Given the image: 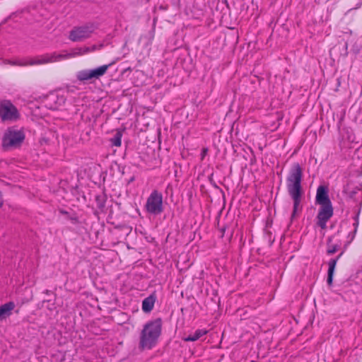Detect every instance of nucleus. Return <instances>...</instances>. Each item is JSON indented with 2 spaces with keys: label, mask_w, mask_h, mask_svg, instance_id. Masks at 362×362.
Instances as JSON below:
<instances>
[{
  "label": "nucleus",
  "mask_w": 362,
  "mask_h": 362,
  "mask_svg": "<svg viewBox=\"0 0 362 362\" xmlns=\"http://www.w3.org/2000/svg\"><path fill=\"white\" fill-rule=\"evenodd\" d=\"M315 202L319 205L332 204L328 194V188L325 185H320L317 189Z\"/></svg>",
  "instance_id": "nucleus-11"
},
{
  "label": "nucleus",
  "mask_w": 362,
  "mask_h": 362,
  "mask_svg": "<svg viewBox=\"0 0 362 362\" xmlns=\"http://www.w3.org/2000/svg\"><path fill=\"white\" fill-rule=\"evenodd\" d=\"M207 153H208V148H203L202 150V153H201V157H202V160L204 158V157L206 156Z\"/></svg>",
  "instance_id": "nucleus-20"
},
{
  "label": "nucleus",
  "mask_w": 362,
  "mask_h": 362,
  "mask_svg": "<svg viewBox=\"0 0 362 362\" xmlns=\"http://www.w3.org/2000/svg\"><path fill=\"white\" fill-rule=\"evenodd\" d=\"M161 330L162 320L160 318L148 322L141 332L139 346L143 349L153 348L157 343Z\"/></svg>",
  "instance_id": "nucleus-2"
},
{
  "label": "nucleus",
  "mask_w": 362,
  "mask_h": 362,
  "mask_svg": "<svg viewBox=\"0 0 362 362\" xmlns=\"http://www.w3.org/2000/svg\"><path fill=\"white\" fill-rule=\"evenodd\" d=\"M122 134L121 132H117L112 138L110 139L111 144L114 146L119 147L122 144Z\"/></svg>",
  "instance_id": "nucleus-18"
},
{
  "label": "nucleus",
  "mask_w": 362,
  "mask_h": 362,
  "mask_svg": "<svg viewBox=\"0 0 362 362\" xmlns=\"http://www.w3.org/2000/svg\"><path fill=\"white\" fill-rule=\"evenodd\" d=\"M25 139L24 133L21 130L8 129L2 139V145L4 148L13 147L20 145Z\"/></svg>",
  "instance_id": "nucleus-7"
},
{
  "label": "nucleus",
  "mask_w": 362,
  "mask_h": 362,
  "mask_svg": "<svg viewBox=\"0 0 362 362\" xmlns=\"http://www.w3.org/2000/svg\"><path fill=\"white\" fill-rule=\"evenodd\" d=\"M303 170L298 163H293L288 173L286 182L288 195L293 202L291 219L301 211L300 205L304 191L302 187Z\"/></svg>",
  "instance_id": "nucleus-1"
},
{
  "label": "nucleus",
  "mask_w": 362,
  "mask_h": 362,
  "mask_svg": "<svg viewBox=\"0 0 362 362\" xmlns=\"http://www.w3.org/2000/svg\"><path fill=\"white\" fill-rule=\"evenodd\" d=\"M0 117L4 122L16 121L20 117V114L10 100H4L0 103Z\"/></svg>",
  "instance_id": "nucleus-6"
},
{
  "label": "nucleus",
  "mask_w": 362,
  "mask_h": 362,
  "mask_svg": "<svg viewBox=\"0 0 362 362\" xmlns=\"http://www.w3.org/2000/svg\"><path fill=\"white\" fill-rule=\"evenodd\" d=\"M66 101V97L61 92H52L44 99V105L49 110H57L62 107Z\"/></svg>",
  "instance_id": "nucleus-8"
},
{
  "label": "nucleus",
  "mask_w": 362,
  "mask_h": 362,
  "mask_svg": "<svg viewBox=\"0 0 362 362\" xmlns=\"http://www.w3.org/2000/svg\"><path fill=\"white\" fill-rule=\"evenodd\" d=\"M10 64L12 65H21V66L25 65V64L18 63V62H10Z\"/></svg>",
  "instance_id": "nucleus-21"
},
{
  "label": "nucleus",
  "mask_w": 362,
  "mask_h": 362,
  "mask_svg": "<svg viewBox=\"0 0 362 362\" xmlns=\"http://www.w3.org/2000/svg\"><path fill=\"white\" fill-rule=\"evenodd\" d=\"M144 208L150 214L154 216L160 214L164 210L162 193L157 189H153L147 198Z\"/></svg>",
  "instance_id": "nucleus-4"
},
{
  "label": "nucleus",
  "mask_w": 362,
  "mask_h": 362,
  "mask_svg": "<svg viewBox=\"0 0 362 362\" xmlns=\"http://www.w3.org/2000/svg\"><path fill=\"white\" fill-rule=\"evenodd\" d=\"M16 305L13 301H9L0 305V322L10 317Z\"/></svg>",
  "instance_id": "nucleus-12"
},
{
  "label": "nucleus",
  "mask_w": 362,
  "mask_h": 362,
  "mask_svg": "<svg viewBox=\"0 0 362 362\" xmlns=\"http://www.w3.org/2000/svg\"><path fill=\"white\" fill-rule=\"evenodd\" d=\"M98 28L94 23H87L80 26H75L70 31L69 39L72 42H81L90 37L91 35Z\"/></svg>",
  "instance_id": "nucleus-3"
},
{
  "label": "nucleus",
  "mask_w": 362,
  "mask_h": 362,
  "mask_svg": "<svg viewBox=\"0 0 362 362\" xmlns=\"http://www.w3.org/2000/svg\"><path fill=\"white\" fill-rule=\"evenodd\" d=\"M116 61L115 60L108 64H105L95 69L81 70L76 73V77L77 80L81 82L99 79L106 74L110 66L115 64Z\"/></svg>",
  "instance_id": "nucleus-5"
},
{
  "label": "nucleus",
  "mask_w": 362,
  "mask_h": 362,
  "mask_svg": "<svg viewBox=\"0 0 362 362\" xmlns=\"http://www.w3.org/2000/svg\"><path fill=\"white\" fill-rule=\"evenodd\" d=\"M343 255V252H341L337 257L331 259L328 262V272H327V284L328 285L331 286L333 281V276L334 273V269L336 267V264L339 260V259Z\"/></svg>",
  "instance_id": "nucleus-13"
},
{
  "label": "nucleus",
  "mask_w": 362,
  "mask_h": 362,
  "mask_svg": "<svg viewBox=\"0 0 362 362\" xmlns=\"http://www.w3.org/2000/svg\"><path fill=\"white\" fill-rule=\"evenodd\" d=\"M104 45L103 44H100V45H92L90 47H81V48H78V54H87L88 52H94V51H96V50H100L103 47Z\"/></svg>",
  "instance_id": "nucleus-16"
},
{
  "label": "nucleus",
  "mask_w": 362,
  "mask_h": 362,
  "mask_svg": "<svg viewBox=\"0 0 362 362\" xmlns=\"http://www.w3.org/2000/svg\"><path fill=\"white\" fill-rule=\"evenodd\" d=\"M208 332L206 329H197L195 332L192 334H189L187 337H185L183 339L185 341H195L198 340L200 337H203L204 335L206 334Z\"/></svg>",
  "instance_id": "nucleus-15"
},
{
  "label": "nucleus",
  "mask_w": 362,
  "mask_h": 362,
  "mask_svg": "<svg viewBox=\"0 0 362 362\" xmlns=\"http://www.w3.org/2000/svg\"><path fill=\"white\" fill-rule=\"evenodd\" d=\"M156 300V295L155 293L144 298L142 301V310L144 313H150L154 307Z\"/></svg>",
  "instance_id": "nucleus-14"
},
{
  "label": "nucleus",
  "mask_w": 362,
  "mask_h": 362,
  "mask_svg": "<svg viewBox=\"0 0 362 362\" xmlns=\"http://www.w3.org/2000/svg\"><path fill=\"white\" fill-rule=\"evenodd\" d=\"M74 54H57L56 52L52 53V54H47L46 55H44L41 57L40 59L36 60V61H32L29 63L30 65L33 64H47V63H53L56 62H59L68 58H70L73 57Z\"/></svg>",
  "instance_id": "nucleus-10"
},
{
  "label": "nucleus",
  "mask_w": 362,
  "mask_h": 362,
  "mask_svg": "<svg viewBox=\"0 0 362 362\" xmlns=\"http://www.w3.org/2000/svg\"><path fill=\"white\" fill-rule=\"evenodd\" d=\"M361 192V196H362V191Z\"/></svg>",
  "instance_id": "nucleus-22"
},
{
  "label": "nucleus",
  "mask_w": 362,
  "mask_h": 362,
  "mask_svg": "<svg viewBox=\"0 0 362 362\" xmlns=\"http://www.w3.org/2000/svg\"><path fill=\"white\" fill-rule=\"evenodd\" d=\"M332 216V204L320 205V208L317 216V225L322 229H325L327 228V222Z\"/></svg>",
  "instance_id": "nucleus-9"
},
{
  "label": "nucleus",
  "mask_w": 362,
  "mask_h": 362,
  "mask_svg": "<svg viewBox=\"0 0 362 362\" xmlns=\"http://www.w3.org/2000/svg\"><path fill=\"white\" fill-rule=\"evenodd\" d=\"M354 233H356V230H357V228H358V215L355 216V222L354 223Z\"/></svg>",
  "instance_id": "nucleus-19"
},
{
  "label": "nucleus",
  "mask_w": 362,
  "mask_h": 362,
  "mask_svg": "<svg viewBox=\"0 0 362 362\" xmlns=\"http://www.w3.org/2000/svg\"><path fill=\"white\" fill-rule=\"evenodd\" d=\"M340 245L339 244H332V238H329L327 243V253L329 255H333L337 252L339 249Z\"/></svg>",
  "instance_id": "nucleus-17"
}]
</instances>
